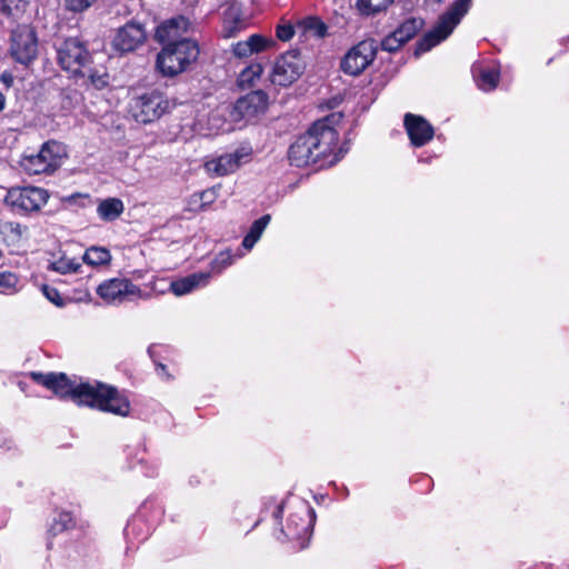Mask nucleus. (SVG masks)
<instances>
[{
	"mask_svg": "<svg viewBox=\"0 0 569 569\" xmlns=\"http://www.w3.org/2000/svg\"><path fill=\"white\" fill-rule=\"evenodd\" d=\"M158 371L160 375H166V367L163 365H158Z\"/></svg>",
	"mask_w": 569,
	"mask_h": 569,
	"instance_id": "45",
	"label": "nucleus"
},
{
	"mask_svg": "<svg viewBox=\"0 0 569 569\" xmlns=\"http://www.w3.org/2000/svg\"><path fill=\"white\" fill-rule=\"evenodd\" d=\"M305 71V62L297 51H288L273 62L270 81L274 86L289 87L296 82Z\"/></svg>",
	"mask_w": 569,
	"mask_h": 569,
	"instance_id": "10",
	"label": "nucleus"
},
{
	"mask_svg": "<svg viewBox=\"0 0 569 569\" xmlns=\"http://www.w3.org/2000/svg\"><path fill=\"white\" fill-rule=\"evenodd\" d=\"M38 383L52 390L60 398H69L78 406H87L104 412L126 417L130 412V402L116 388L98 381L83 382L71 380L64 373L31 372Z\"/></svg>",
	"mask_w": 569,
	"mask_h": 569,
	"instance_id": "1",
	"label": "nucleus"
},
{
	"mask_svg": "<svg viewBox=\"0 0 569 569\" xmlns=\"http://www.w3.org/2000/svg\"><path fill=\"white\" fill-rule=\"evenodd\" d=\"M66 157L67 150L62 143L48 141L37 153L24 156L20 164L29 174L51 173L62 164Z\"/></svg>",
	"mask_w": 569,
	"mask_h": 569,
	"instance_id": "6",
	"label": "nucleus"
},
{
	"mask_svg": "<svg viewBox=\"0 0 569 569\" xmlns=\"http://www.w3.org/2000/svg\"><path fill=\"white\" fill-rule=\"evenodd\" d=\"M111 254L102 247H91L83 254V261L90 266H103L109 263Z\"/></svg>",
	"mask_w": 569,
	"mask_h": 569,
	"instance_id": "30",
	"label": "nucleus"
},
{
	"mask_svg": "<svg viewBox=\"0 0 569 569\" xmlns=\"http://www.w3.org/2000/svg\"><path fill=\"white\" fill-rule=\"evenodd\" d=\"M41 290L44 297L53 305L58 307H61L63 305V300L56 288L44 284L42 286Z\"/></svg>",
	"mask_w": 569,
	"mask_h": 569,
	"instance_id": "41",
	"label": "nucleus"
},
{
	"mask_svg": "<svg viewBox=\"0 0 569 569\" xmlns=\"http://www.w3.org/2000/svg\"><path fill=\"white\" fill-rule=\"evenodd\" d=\"M38 53L34 30L27 24L18 26L11 34L10 54L19 63L29 64Z\"/></svg>",
	"mask_w": 569,
	"mask_h": 569,
	"instance_id": "13",
	"label": "nucleus"
},
{
	"mask_svg": "<svg viewBox=\"0 0 569 569\" xmlns=\"http://www.w3.org/2000/svg\"><path fill=\"white\" fill-rule=\"evenodd\" d=\"M422 20L418 18H410L402 22L396 33L405 41H409L421 29Z\"/></svg>",
	"mask_w": 569,
	"mask_h": 569,
	"instance_id": "32",
	"label": "nucleus"
},
{
	"mask_svg": "<svg viewBox=\"0 0 569 569\" xmlns=\"http://www.w3.org/2000/svg\"><path fill=\"white\" fill-rule=\"evenodd\" d=\"M377 44L373 40H363L353 46L341 60V70L350 76H359L375 60Z\"/></svg>",
	"mask_w": 569,
	"mask_h": 569,
	"instance_id": "14",
	"label": "nucleus"
},
{
	"mask_svg": "<svg viewBox=\"0 0 569 569\" xmlns=\"http://www.w3.org/2000/svg\"><path fill=\"white\" fill-rule=\"evenodd\" d=\"M146 39L147 31L144 26L136 21H130L117 29L111 46L114 51L122 54L137 50L144 43Z\"/></svg>",
	"mask_w": 569,
	"mask_h": 569,
	"instance_id": "15",
	"label": "nucleus"
},
{
	"mask_svg": "<svg viewBox=\"0 0 569 569\" xmlns=\"http://www.w3.org/2000/svg\"><path fill=\"white\" fill-rule=\"evenodd\" d=\"M298 33L297 24L293 27L291 23H280L276 28V36L281 41H289L292 39L293 34Z\"/></svg>",
	"mask_w": 569,
	"mask_h": 569,
	"instance_id": "39",
	"label": "nucleus"
},
{
	"mask_svg": "<svg viewBox=\"0 0 569 569\" xmlns=\"http://www.w3.org/2000/svg\"><path fill=\"white\" fill-rule=\"evenodd\" d=\"M141 290L148 295L144 300H149L153 297L164 295L168 290H171V281H168L164 278H153L144 286L143 289L141 288Z\"/></svg>",
	"mask_w": 569,
	"mask_h": 569,
	"instance_id": "31",
	"label": "nucleus"
},
{
	"mask_svg": "<svg viewBox=\"0 0 569 569\" xmlns=\"http://www.w3.org/2000/svg\"><path fill=\"white\" fill-rule=\"evenodd\" d=\"M91 84L97 89H103L109 84V74L104 71H91L89 73Z\"/></svg>",
	"mask_w": 569,
	"mask_h": 569,
	"instance_id": "40",
	"label": "nucleus"
},
{
	"mask_svg": "<svg viewBox=\"0 0 569 569\" xmlns=\"http://www.w3.org/2000/svg\"><path fill=\"white\" fill-rule=\"evenodd\" d=\"M236 257H241V254L236 256L230 250L220 252L211 262L212 272H222V270H224L227 267L233 263Z\"/></svg>",
	"mask_w": 569,
	"mask_h": 569,
	"instance_id": "37",
	"label": "nucleus"
},
{
	"mask_svg": "<svg viewBox=\"0 0 569 569\" xmlns=\"http://www.w3.org/2000/svg\"><path fill=\"white\" fill-rule=\"evenodd\" d=\"M210 272H196L178 280L171 281V291L180 297L204 287L209 283Z\"/></svg>",
	"mask_w": 569,
	"mask_h": 569,
	"instance_id": "21",
	"label": "nucleus"
},
{
	"mask_svg": "<svg viewBox=\"0 0 569 569\" xmlns=\"http://www.w3.org/2000/svg\"><path fill=\"white\" fill-rule=\"evenodd\" d=\"M77 98V93L74 92L73 96L71 94H64L62 100V106L64 109H71L72 106V99Z\"/></svg>",
	"mask_w": 569,
	"mask_h": 569,
	"instance_id": "43",
	"label": "nucleus"
},
{
	"mask_svg": "<svg viewBox=\"0 0 569 569\" xmlns=\"http://www.w3.org/2000/svg\"><path fill=\"white\" fill-rule=\"evenodd\" d=\"M297 31L306 38H323L327 32L326 24L317 18H307L297 23Z\"/></svg>",
	"mask_w": 569,
	"mask_h": 569,
	"instance_id": "26",
	"label": "nucleus"
},
{
	"mask_svg": "<svg viewBox=\"0 0 569 569\" xmlns=\"http://www.w3.org/2000/svg\"><path fill=\"white\" fill-rule=\"evenodd\" d=\"M189 21L184 17L172 18L161 23L156 30V39L160 42H179L178 38L188 31Z\"/></svg>",
	"mask_w": 569,
	"mask_h": 569,
	"instance_id": "20",
	"label": "nucleus"
},
{
	"mask_svg": "<svg viewBox=\"0 0 569 569\" xmlns=\"http://www.w3.org/2000/svg\"><path fill=\"white\" fill-rule=\"evenodd\" d=\"M269 222H270L269 214H264L261 218L253 221L248 233L246 234V237L242 240V247L246 250H251L254 247V244L259 241L262 233L264 232Z\"/></svg>",
	"mask_w": 569,
	"mask_h": 569,
	"instance_id": "27",
	"label": "nucleus"
},
{
	"mask_svg": "<svg viewBox=\"0 0 569 569\" xmlns=\"http://www.w3.org/2000/svg\"><path fill=\"white\" fill-rule=\"evenodd\" d=\"M89 59V53L77 39H67L58 48V61L60 66L77 74Z\"/></svg>",
	"mask_w": 569,
	"mask_h": 569,
	"instance_id": "16",
	"label": "nucleus"
},
{
	"mask_svg": "<svg viewBox=\"0 0 569 569\" xmlns=\"http://www.w3.org/2000/svg\"><path fill=\"white\" fill-rule=\"evenodd\" d=\"M405 43L406 42L396 33V31H393L382 40L381 47L386 51L393 52Z\"/></svg>",
	"mask_w": 569,
	"mask_h": 569,
	"instance_id": "38",
	"label": "nucleus"
},
{
	"mask_svg": "<svg viewBox=\"0 0 569 569\" xmlns=\"http://www.w3.org/2000/svg\"><path fill=\"white\" fill-rule=\"evenodd\" d=\"M80 197H82V196L81 194H72L69 198H67L66 200L69 202H72L76 198H80Z\"/></svg>",
	"mask_w": 569,
	"mask_h": 569,
	"instance_id": "46",
	"label": "nucleus"
},
{
	"mask_svg": "<svg viewBox=\"0 0 569 569\" xmlns=\"http://www.w3.org/2000/svg\"><path fill=\"white\" fill-rule=\"evenodd\" d=\"M473 77L482 91L493 90L499 81V71L496 66H473Z\"/></svg>",
	"mask_w": 569,
	"mask_h": 569,
	"instance_id": "22",
	"label": "nucleus"
},
{
	"mask_svg": "<svg viewBox=\"0 0 569 569\" xmlns=\"http://www.w3.org/2000/svg\"><path fill=\"white\" fill-rule=\"evenodd\" d=\"M403 122L413 147L419 148L427 144L435 136L433 127L421 116L407 113Z\"/></svg>",
	"mask_w": 569,
	"mask_h": 569,
	"instance_id": "17",
	"label": "nucleus"
},
{
	"mask_svg": "<svg viewBox=\"0 0 569 569\" xmlns=\"http://www.w3.org/2000/svg\"><path fill=\"white\" fill-rule=\"evenodd\" d=\"M97 295L107 303H121L126 300L146 299L147 293L126 278L103 281L97 288Z\"/></svg>",
	"mask_w": 569,
	"mask_h": 569,
	"instance_id": "11",
	"label": "nucleus"
},
{
	"mask_svg": "<svg viewBox=\"0 0 569 569\" xmlns=\"http://www.w3.org/2000/svg\"><path fill=\"white\" fill-rule=\"evenodd\" d=\"M76 525L74 518L71 512L68 511H59L57 516L53 518V522L51 525L50 531L53 533H59L64 530H69L73 528Z\"/></svg>",
	"mask_w": 569,
	"mask_h": 569,
	"instance_id": "33",
	"label": "nucleus"
},
{
	"mask_svg": "<svg viewBox=\"0 0 569 569\" xmlns=\"http://www.w3.org/2000/svg\"><path fill=\"white\" fill-rule=\"evenodd\" d=\"M6 107V97L0 92V112L4 109Z\"/></svg>",
	"mask_w": 569,
	"mask_h": 569,
	"instance_id": "44",
	"label": "nucleus"
},
{
	"mask_svg": "<svg viewBox=\"0 0 569 569\" xmlns=\"http://www.w3.org/2000/svg\"><path fill=\"white\" fill-rule=\"evenodd\" d=\"M219 187H211L201 192L193 193L188 200L189 210L204 211L217 200Z\"/></svg>",
	"mask_w": 569,
	"mask_h": 569,
	"instance_id": "24",
	"label": "nucleus"
},
{
	"mask_svg": "<svg viewBox=\"0 0 569 569\" xmlns=\"http://www.w3.org/2000/svg\"><path fill=\"white\" fill-rule=\"evenodd\" d=\"M48 192L38 187L11 188L6 202L13 210L20 213H27L40 210L48 201Z\"/></svg>",
	"mask_w": 569,
	"mask_h": 569,
	"instance_id": "12",
	"label": "nucleus"
},
{
	"mask_svg": "<svg viewBox=\"0 0 569 569\" xmlns=\"http://www.w3.org/2000/svg\"><path fill=\"white\" fill-rule=\"evenodd\" d=\"M336 114L316 121L312 127L291 144L289 160L296 167H307L325 160V164H333L340 158L333 154L338 132L333 127ZM323 166V163L321 164Z\"/></svg>",
	"mask_w": 569,
	"mask_h": 569,
	"instance_id": "2",
	"label": "nucleus"
},
{
	"mask_svg": "<svg viewBox=\"0 0 569 569\" xmlns=\"http://www.w3.org/2000/svg\"><path fill=\"white\" fill-rule=\"evenodd\" d=\"M198 43L190 39L166 44L157 57V69L166 77L186 71L199 57Z\"/></svg>",
	"mask_w": 569,
	"mask_h": 569,
	"instance_id": "3",
	"label": "nucleus"
},
{
	"mask_svg": "<svg viewBox=\"0 0 569 569\" xmlns=\"http://www.w3.org/2000/svg\"><path fill=\"white\" fill-rule=\"evenodd\" d=\"M247 27L242 17L240 4L232 2L224 12V32L227 37H233Z\"/></svg>",
	"mask_w": 569,
	"mask_h": 569,
	"instance_id": "23",
	"label": "nucleus"
},
{
	"mask_svg": "<svg viewBox=\"0 0 569 569\" xmlns=\"http://www.w3.org/2000/svg\"><path fill=\"white\" fill-rule=\"evenodd\" d=\"M19 290V278L16 273L0 272V292L6 295L16 293Z\"/></svg>",
	"mask_w": 569,
	"mask_h": 569,
	"instance_id": "34",
	"label": "nucleus"
},
{
	"mask_svg": "<svg viewBox=\"0 0 569 569\" xmlns=\"http://www.w3.org/2000/svg\"><path fill=\"white\" fill-rule=\"evenodd\" d=\"M392 0H358L357 6L361 13L373 14L386 9Z\"/></svg>",
	"mask_w": 569,
	"mask_h": 569,
	"instance_id": "36",
	"label": "nucleus"
},
{
	"mask_svg": "<svg viewBox=\"0 0 569 569\" xmlns=\"http://www.w3.org/2000/svg\"><path fill=\"white\" fill-rule=\"evenodd\" d=\"M96 0H66V6L69 10L81 12L88 9Z\"/></svg>",
	"mask_w": 569,
	"mask_h": 569,
	"instance_id": "42",
	"label": "nucleus"
},
{
	"mask_svg": "<svg viewBox=\"0 0 569 569\" xmlns=\"http://www.w3.org/2000/svg\"><path fill=\"white\" fill-rule=\"evenodd\" d=\"M124 210L122 200L118 198H107L99 202L97 213L103 221H113L118 219Z\"/></svg>",
	"mask_w": 569,
	"mask_h": 569,
	"instance_id": "25",
	"label": "nucleus"
},
{
	"mask_svg": "<svg viewBox=\"0 0 569 569\" xmlns=\"http://www.w3.org/2000/svg\"><path fill=\"white\" fill-rule=\"evenodd\" d=\"M50 268L56 272L66 274L70 272H77L80 268V263L76 259L60 257L50 263Z\"/></svg>",
	"mask_w": 569,
	"mask_h": 569,
	"instance_id": "35",
	"label": "nucleus"
},
{
	"mask_svg": "<svg viewBox=\"0 0 569 569\" xmlns=\"http://www.w3.org/2000/svg\"><path fill=\"white\" fill-rule=\"evenodd\" d=\"M171 108L170 101L159 91H151L130 102V113L137 122L150 123Z\"/></svg>",
	"mask_w": 569,
	"mask_h": 569,
	"instance_id": "7",
	"label": "nucleus"
},
{
	"mask_svg": "<svg viewBox=\"0 0 569 569\" xmlns=\"http://www.w3.org/2000/svg\"><path fill=\"white\" fill-rule=\"evenodd\" d=\"M274 46L276 42L272 38L254 33L246 40L233 43L231 47V51L234 57L244 59L253 54L271 50Z\"/></svg>",
	"mask_w": 569,
	"mask_h": 569,
	"instance_id": "18",
	"label": "nucleus"
},
{
	"mask_svg": "<svg viewBox=\"0 0 569 569\" xmlns=\"http://www.w3.org/2000/svg\"><path fill=\"white\" fill-rule=\"evenodd\" d=\"M268 106V94L262 90H254L238 99L232 107L228 106L220 109L216 114L211 116L209 121L216 122L218 117L224 116L226 112L230 114L233 121H239L241 119L250 120L264 113ZM210 129L216 132L229 130V128H224L223 123H212Z\"/></svg>",
	"mask_w": 569,
	"mask_h": 569,
	"instance_id": "4",
	"label": "nucleus"
},
{
	"mask_svg": "<svg viewBox=\"0 0 569 569\" xmlns=\"http://www.w3.org/2000/svg\"><path fill=\"white\" fill-rule=\"evenodd\" d=\"M315 520V510L307 502L300 501L288 518L283 533L288 539L299 541V548L303 549L312 535Z\"/></svg>",
	"mask_w": 569,
	"mask_h": 569,
	"instance_id": "8",
	"label": "nucleus"
},
{
	"mask_svg": "<svg viewBox=\"0 0 569 569\" xmlns=\"http://www.w3.org/2000/svg\"><path fill=\"white\" fill-rule=\"evenodd\" d=\"M252 149L241 146L232 152L222 153L204 161L203 168L210 177H224L234 173L251 160Z\"/></svg>",
	"mask_w": 569,
	"mask_h": 569,
	"instance_id": "9",
	"label": "nucleus"
},
{
	"mask_svg": "<svg viewBox=\"0 0 569 569\" xmlns=\"http://www.w3.org/2000/svg\"><path fill=\"white\" fill-rule=\"evenodd\" d=\"M262 72V64L260 62H252L241 70L237 83L242 89L250 88L261 78Z\"/></svg>",
	"mask_w": 569,
	"mask_h": 569,
	"instance_id": "28",
	"label": "nucleus"
},
{
	"mask_svg": "<svg viewBox=\"0 0 569 569\" xmlns=\"http://www.w3.org/2000/svg\"><path fill=\"white\" fill-rule=\"evenodd\" d=\"M31 0H0V13L19 19L26 12Z\"/></svg>",
	"mask_w": 569,
	"mask_h": 569,
	"instance_id": "29",
	"label": "nucleus"
},
{
	"mask_svg": "<svg viewBox=\"0 0 569 569\" xmlns=\"http://www.w3.org/2000/svg\"><path fill=\"white\" fill-rule=\"evenodd\" d=\"M28 228L18 222L2 221L0 222V239L6 243L11 252L18 251L27 239Z\"/></svg>",
	"mask_w": 569,
	"mask_h": 569,
	"instance_id": "19",
	"label": "nucleus"
},
{
	"mask_svg": "<svg viewBox=\"0 0 569 569\" xmlns=\"http://www.w3.org/2000/svg\"><path fill=\"white\" fill-rule=\"evenodd\" d=\"M471 0H456L449 9L439 17L435 27L425 34L418 43V51L426 52L446 40L469 11Z\"/></svg>",
	"mask_w": 569,
	"mask_h": 569,
	"instance_id": "5",
	"label": "nucleus"
}]
</instances>
